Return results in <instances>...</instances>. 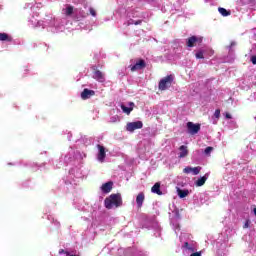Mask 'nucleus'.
<instances>
[{"label": "nucleus", "instance_id": "nucleus-1", "mask_svg": "<svg viewBox=\"0 0 256 256\" xmlns=\"http://www.w3.org/2000/svg\"><path fill=\"white\" fill-rule=\"evenodd\" d=\"M104 205L106 209H113V207H121L123 205V199L121 194H111L108 198L104 200Z\"/></svg>", "mask_w": 256, "mask_h": 256}, {"label": "nucleus", "instance_id": "nucleus-2", "mask_svg": "<svg viewBox=\"0 0 256 256\" xmlns=\"http://www.w3.org/2000/svg\"><path fill=\"white\" fill-rule=\"evenodd\" d=\"M175 78L173 77V75H168L164 78H162L158 84V89L160 91H167V89H169V87H171V85H173V80Z\"/></svg>", "mask_w": 256, "mask_h": 256}, {"label": "nucleus", "instance_id": "nucleus-3", "mask_svg": "<svg viewBox=\"0 0 256 256\" xmlns=\"http://www.w3.org/2000/svg\"><path fill=\"white\" fill-rule=\"evenodd\" d=\"M186 127L190 135H197L201 131V124H195L193 122H187Z\"/></svg>", "mask_w": 256, "mask_h": 256}, {"label": "nucleus", "instance_id": "nucleus-4", "mask_svg": "<svg viewBox=\"0 0 256 256\" xmlns=\"http://www.w3.org/2000/svg\"><path fill=\"white\" fill-rule=\"evenodd\" d=\"M136 129H143V122L136 121L127 123L126 131H129V133H133L134 131H136Z\"/></svg>", "mask_w": 256, "mask_h": 256}, {"label": "nucleus", "instance_id": "nucleus-5", "mask_svg": "<svg viewBox=\"0 0 256 256\" xmlns=\"http://www.w3.org/2000/svg\"><path fill=\"white\" fill-rule=\"evenodd\" d=\"M196 43H203V37L191 36L187 39V47H195Z\"/></svg>", "mask_w": 256, "mask_h": 256}, {"label": "nucleus", "instance_id": "nucleus-6", "mask_svg": "<svg viewBox=\"0 0 256 256\" xmlns=\"http://www.w3.org/2000/svg\"><path fill=\"white\" fill-rule=\"evenodd\" d=\"M146 67H147V63H145V60L140 59L138 62L135 63V65L130 66V70L132 72L141 71V69H145Z\"/></svg>", "mask_w": 256, "mask_h": 256}, {"label": "nucleus", "instance_id": "nucleus-7", "mask_svg": "<svg viewBox=\"0 0 256 256\" xmlns=\"http://www.w3.org/2000/svg\"><path fill=\"white\" fill-rule=\"evenodd\" d=\"M97 149H98V155L97 159L100 161V163H103L105 161V157H107V153L105 152V146H101V144H97Z\"/></svg>", "mask_w": 256, "mask_h": 256}, {"label": "nucleus", "instance_id": "nucleus-8", "mask_svg": "<svg viewBox=\"0 0 256 256\" xmlns=\"http://www.w3.org/2000/svg\"><path fill=\"white\" fill-rule=\"evenodd\" d=\"M91 97H95V90H90L88 88H85L81 92V99H83V101H87V99H91Z\"/></svg>", "mask_w": 256, "mask_h": 256}, {"label": "nucleus", "instance_id": "nucleus-9", "mask_svg": "<svg viewBox=\"0 0 256 256\" xmlns=\"http://www.w3.org/2000/svg\"><path fill=\"white\" fill-rule=\"evenodd\" d=\"M93 79L99 81V83H105V74L94 68Z\"/></svg>", "mask_w": 256, "mask_h": 256}, {"label": "nucleus", "instance_id": "nucleus-10", "mask_svg": "<svg viewBox=\"0 0 256 256\" xmlns=\"http://www.w3.org/2000/svg\"><path fill=\"white\" fill-rule=\"evenodd\" d=\"M101 191H102V193H106V194L111 193V191H113V181L104 183L101 186Z\"/></svg>", "mask_w": 256, "mask_h": 256}, {"label": "nucleus", "instance_id": "nucleus-11", "mask_svg": "<svg viewBox=\"0 0 256 256\" xmlns=\"http://www.w3.org/2000/svg\"><path fill=\"white\" fill-rule=\"evenodd\" d=\"M144 202H145V193L140 192L136 196V204H137L138 209H141L143 207Z\"/></svg>", "mask_w": 256, "mask_h": 256}, {"label": "nucleus", "instance_id": "nucleus-12", "mask_svg": "<svg viewBox=\"0 0 256 256\" xmlns=\"http://www.w3.org/2000/svg\"><path fill=\"white\" fill-rule=\"evenodd\" d=\"M179 151H180L179 159H184V157H187V155H189V150L185 145L180 146Z\"/></svg>", "mask_w": 256, "mask_h": 256}, {"label": "nucleus", "instance_id": "nucleus-13", "mask_svg": "<svg viewBox=\"0 0 256 256\" xmlns=\"http://www.w3.org/2000/svg\"><path fill=\"white\" fill-rule=\"evenodd\" d=\"M152 193H156V195H163L161 191V183L156 182L153 187L151 188Z\"/></svg>", "mask_w": 256, "mask_h": 256}, {"label": "nucleus", "instance_id": "nucleus-14", "mask_svg": "<svg viewBox=\"0 0 256 256\" xmlns=\"http://www.w3.org/2000/svg\"><path fill=\"white\" fill-rule=\"evenodd\" d=\"M0 41L13 42V37L7 33H0Z\"/></svg>", "mask_w": 256, "mask_h": 256}, {"label": "nucleus", "instance_id": "nucleus-15", "mask_svg": "<svg viewBox=\"0 0 256 256\" xmlns=\"http://www.w3.org/2000/svg\"><path fill=\"white\" fill-rule=\"evenodd\" d=\"M218 11H219L220 15H222V17H229V15H231V11L227 10L223 7H219Z\"/></svg>", "mask_w": 256, "mask_h": 256}, {"label": "nucleus", "instance_id": "nucleus-16", "mask_svg": "<svg viewBox=\"0 0 256 256\" xmlns=\"http://www.w3.org/2000/svg\"><path fill=\"white\" fill-rule=\"evenodd\" d=\"M207 182V176H203L195 182L196 187H203Z\"/></svg>", "mask_w": 256, "mask_h": 256}, {"label": "nucleus", "instance_id": "nucleus-17", "mask_svg": "<svg viewBox=\"0 0 256 256\" xmlns=\"http://www.w3.org/2000/svg\"><path fill=\"white\" fill-rule=\"evenodd\" d=\"M177 193H178V196L180 197V199H185V197H187V195H189V190H181V188H178Z\"/></svg>", "mask_w": 256, "mask_h": 256}, {"label": "nucleus", "instance_id": "nucleus-18", "mask_svg": "<svg viewBox=\"0 0 256 256\" xmlns=\"http://www.w3.org/2000/svg\"><path fill=\"white\" fill-rule=\"evenodd\" d=\"M121 109L126 115H131V111H133V107H127L125 105H121Z\"/></svg>", "mask_w": 256, "mask_h": 256}, {"label": "nucleus", "instance_id": "nucleus-19", "mask_svg": "<svg viewBox=\"0 0 256 256\" xmlns=\"http://www.w3.org/2000/svg\"><path fill=\"white\" fill-rule=\"evenodd\" d=\"M192 173L193 175H199V173H201V167H194L192 168Z\"/></svg>", "mask_w": 256, "mask_h": 256}, {"label": "nucleus", "instance_id": "nucleus-20", "mask_svg": "<svg viewBox=\"0 0 256 256\" xmlns=\"http://www.w3.org/2000/svg\"><path fill=\"white\" fill-rule=\"evenodd\" d=\"M66 15H67V16L73 15V6H68V7L66 8Z\"/></svg>", "mask_w": 256, "mask_h": 256}, {"label": "nucleus", "instance_id": "nucleus-21", "mask_svg": "<svg viewBox=\"0 0 256 256\" xmlns=\"http://www.w3.org/2000/svg\"><path fill=\"white\" fill-rule=\"evenodd\" d=\"M212 151H213V147L208 146L205 148L204 153L205 155H210Z\"/></svg>", "mask_w": 256, "mask_h": 256}, {"label": "nucleus", "instance_id": "nucleus-22", "mask_svg": "<svg viewBox=\"0 0 256 256\" xmlns=\"http://www.w3.org/2000/svg\"><path fill=\"white\" fill-rule=\"evenodd\" d=\"M196 59H205V56L203 55V51H198L196 53Z\"/></svg>", "mask_w": 256, "mask_h": 256}, {"label": "nucleus", "instance_id": "nucleus-23", "mask_svg": "<svg viewBox=\"0 0 256 256\" xmlns=\"http://www.w3.org/2000/svg\"><path fill=\"white\" fill-rule=\"evenodd\" d=\"M214 117H216V119H219V117H221V110L220 109L215 110Z\"/></svg>", "mask_w": 256, "mask_h": 256}, {"label": "nucleus", "instance_id": "nucleus-24", "mask_svg": "<svg viewBox=\"0 0 256 256\" xmlns=\"http://www.w3.org/2000/svg\"><path fill=\"white\" fill-rule=\"evenodd\" d=\"M183 173H186L187 175H189V173H192V167H185L184 169H183Z\"/></svg>", "mask_w": 256, "mask_h": 256}, {"label": "nucleus", "instance_id": "nucleus-25", "mask_svg": "<svg viewBox=\"0 0 256 256\" xmlns=\"http://www.w3.org/2000/svg\"><path fill=\"white\" fill-rule=\"evenodd\" d=\"M90 11V15H92V17H97V11H95L93 8H89Z\"/></svg>", "mask_w": 256, "mask_h": 256}, {"label": "nucleus", "instance_id": "nucleus-26", "mask_svg": "<svg viewBox=\"0 0 256 256\" xmlns=\"http://www.w3.org/2000/svg\"><path fill=\"white\" fill-rule=\"evenodd\" d=\"M141 23H143L142 20H137V21L132 20L131 25H141Z\"/></svg>", "mask_w": 256, "mask_h": 256}, {"label": "nucleus", "instance_id": "nucleus-27", "mask_svg": "<svg viewBox=\"0 0 256 256\" xmlns=\"http://www.w3.org/2000/svg\"><path fill=\"white\" fill-rule=\"evenodd\" d=\"M250 61L253 65H256V56L255 55L251 56Z\"/></svg>", "mask_w": 256, "mask_h": 256}, {"label": "nucleus", "instance_id": "nucleus-28", "mask_svg": "<svg viewBox=\"0 0 256 256\" xmlns=\"http://www.w3.org/2000/svg\"><path fill=\"white\" fill-rule=\"evenodd\" d=\"M187 251H190V253H195V251H197V249L193 246H190V247H188Z\"/></svg>", "mask_w": 256, "mask_h": 256}, {"label": "nucleus", "instance_id": "nucleus-29", "mask_svg": "<svg viewBox=\"0 0 256 256\" xmlns=\"http://www.w3.org/2000/svg\"><path fill=\"white\" fill-rule=\"evenodd\" d=\"M249 223H251V221L247 220L243 226V229H249Z\"/></svg>", "mask_w": 256, "mask_h": 256}, {"label": "nucleus", "instance_id": "nucleus-30", "mask_svg": "<svg viewBox=\"0 0 256 256\" xmlns=\"http://www.w3.org/2000/svg\"><path fill=\"white\" fill-rule=\"evenodd\" d=\"M63 253H65V255H70L69 252L65 251L64 249H60L59 255H63Z\"/></svg>", "mask_w": 256, "mask_h": 256}, {"label": "nucleus", "instance_id": "nucleus-31", "mask_svg": "<svg viewBox=\"0 0 256 256\" xmlns=\"http://www.w3.org/2000/svg\"><path fill=\"white\" fill-rule=\"evenodd\" d=\"M189 247H191V245H189V242H184V245H183V249H189Z\"/></svg>", "mask_w": 256, "mask_h": 256}, {"label": "nucleus", "instance_id": "nucleus-32", "mask_svg": "<svg viewBox=\"0 0 256 256\" xmlns=\"http://www.w3.org/2000/svg\"><path fill=\"white\" fill-rule=\"evenodd\" d=\"M190 256H201V251L193 252Z\"/></svg>", "mask_w": 256, "mask_h": 256}, {"label": "nucleus", "instance_id": "nucleus-33", "mask_svg": "<svg viewBox=\"0 0 256 256\" xmlns=\"http://www.w3.org/2000/svg\"><path fill=\"white\" fill-rule=\"evenodd\" d=\"M225 117H226V119H232V116H231L230 113H226V114H225Z\"/></svg>", "mask_w": 256, "mask_h": 256}, {"label": "nucleus", "instance_id": "nucleus-34", "mask_svg": "<svg viewBox=\"0 0 256 256\" xmlns=\"http://www.w3.org/2000/svg\"><path fill=\"white\" fill-rule=\"evenodd\" d=\"M129 106H130V107H135V103L130 102V103H129Z\"/></svg>", "mask_w": 256, "mask_h": 256}, {"label": "nucleus", "instance_id": "nucleus-35", "mask_svg": "<svg viewBox=\"0 0 256 256\" xmlns=\"http://www.w3.org/2000/svg\"><path fill=\"white\" fill-rule=\"evenodd\" d=\"M254 215H256V207L254 208Z\"/></svg>", "mask_w": 256, "mask_h": 256}]
</instances>
